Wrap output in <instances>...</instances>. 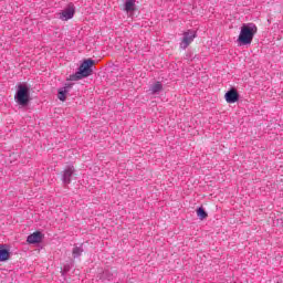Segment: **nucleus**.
I'll use <instances>...</instances> for the list:
<instances>
[{
	"label": "nucleus",
	"mask_w": 283,
	"mask_h": 283,
	"mask_svg": "<svg viewBox=\"0 0 283 283\" xmlns=\"http://www.w3.org/2000/svg\"><path fill=\"white\" fill-rule=\"evenodd\" d=\"M66 94H67V91L60 90L57 93V98L62 102H65V99L67 98Z\"/></svg>",
	"instance_id": "ddd939ff"
},
{
	"label": "nucleus",
	"mask_w": 283,
	"mask_h": 283,
	"mask_svg": "<svg viewBox=\"0 0 283 283\" xmlns=\"http://www.w3.org/2000/svg\"><path fill=\"white\" fill-rule=\"evenodd\" d=\"M15 101L18 105H28V103H30V88H28V86L25 85H19L15 95Z\"/></svg>",
	"instance_id": "7ed1b4c3"
},
{
	"label": "nucleus",
	"mask_w": 283,
	"mask_h": 283,
	"mask_svg": "<svg viewBox=\"0 0 283 283\" xmlns=\"http://www.w3.org/2000/svg\"><path fill=\"white\" fill-rule=\"evenodd\" d=\"M74 6L70 4L66 9L62 10L60 13L61 21H70V19L74 18L75 14Z\"/></svg>",
	"instance_id": "39448f33"
},
{
	"label": "nucleus",
	"mask_w": 283,
	"mask_h": 283,
	"mask_svg": "<svg viewBox=\"0 0 283 283\" xmlns=\"http://www.w3.org/2000/svg\"><path fill=\"white\" fill-rule=\"evenodd\" d=\"M81 253H83V250L78 247L73 249V255H81Z\"/></svg>",
	"instance_id": "4468645a"
},
{
	"label": "nucleus",
	"mask_w": 283,
	"mask_h": 283,
	"mask_svg": "<svg viewBox=\"0 0 283 283\" xmlns=\"http://www.w3.org/2000/svg\"><path fill=\"white\" fill-rule=\"evenodd\" d=\"M124 12H135L136 10V0H125L124 7H123Z\"/></svg>",
	"instance_id": "1a4fd4ad"
},
{
	"label": "nucleus",
	"mask_w": 283,
	"mask_h": 283,
	"mask_svg": "<svg viewBox=\"0 0 283 283\" xmlns=\"http://www.w3.org/2000/svg\"><path fill=\"white\" fill-rule=\"evenodd\" d=\"M41 240H43V234L41 232H33L28 237L27 242L29 244H39Z\"/></svg>",
	"instance_id": "6e6552de"
},
{
	"label": "nucleus",
	"mask_w": 283,
	"mask_h": 283,
	"mask_svg": "<svg viewBox=\"0 0 283 283\" xmlns=\"http://www.w3.org/2000/svg\"><path fill=\"white\" fill-rule=\"evenodd\" d=\"M197 216L200 220H205L208 218L209 214L207 213V211H205V208H199L197 210Z\"/></svg>",
	"instance_id": "f8f14e48"
},
{
	"label": "nucleus",
	"mask_w": 283,
	"mask_h": 283,
	"mask_svg": "<svg viewBox=\"0 0 283 283\" xmlns=\"http://www.w3.org/2000/svg\"><path fill=\"white\" fill-rule=\"evenodd\" d=\"M227 103H238L240 95L235 88L228 91L224 95Z\"/></svg>",
	"instance_id": "423d86ee"
},
{
	"label": "nucleus",
	"mask_w": 283,
	"mask_h": 283,
	"mask_svg": "<svg viewBox=\"0 0 283 283\" xmlns=\"http://www.w3.org/2000/svg\"><path fill=\"white\" fill-rule=\"evenodd\" d=\"M74 166H69L65 170H64V175H63V182H65V185H70V182H72V176L74 175Z\"/></svg>",
	"instance_id": "0eeeda50"
},
{
	"label": "nucleus",
	"mask_w": 283,
	"mask_h": 283,
	"mask_svg": "<svg viewBox=\"0 0 283 283\" xmlns=\"http://www.w3.org/2000/svg\"><path fill=\"white\" fill-rule=\"evenodd\" d=\"M161 91H163V84L160 82L155 83L150 88L151 94H158V92H161Z\"/></svg>",
	"instance_id": "9b49d317"
},
{
	"label": "nucleus",
	"mask_w": 283,
	"mask_h": 283,
	"mask_svg": "<svg viewBox=\"0 0 283 283\" xmlns=\"http://www.w3.org/2000/svg\"><path fill=\"white\" fill-rule=\"evenodd\" d=\"M94 65V60H85L78 69V72L71 76V81H81L92 74V66Z\"/></svg>",
	"instance_id": "f03ea898"
},
{
	"label": "nucleus",
	"mask_w": 283,
	"mask_h": 283,
	"mask_svg": "<svg viewBox=\"0 0 283 283\" xmlns=\"http://www.w3.org/2000/svg\"><path fill=\"white\" fill-rule=\"evenodd\" d=\"M8 260H10V251L0 248V262H8Z\"/></svg>",
	"instance_id": "9d476101"
},
{
	"label": "nucleus",
	"mask_w": 283,
	"mask_h": 283,
	"mask_svg": "<svg viewBox=\"0 0 283 283\" xmlns=\"http://www.w3.org/2000/svg\"><path fill=\"white\" fill-rule=\"evenodd\" d=\"M0 249H6V245H3V244H0Z\"/></svg>",
	"instance_id": "2eb2a0df"
},
{
	"label": "nucleus",
	"mask_w": 283,
	"mask_h": 283,
	"mask_svg": "<svg viewBox=\"0 0 283 283\" xmlns=\"http://www.w3.org/2000/svg\"><path fill=\"white\" fill-rule=\"evenodd\" d=\"M258 34V25L254 23L243 24L238 38V42L241 45H251L253 43V36Z\"/></svg>",
	"instance_id": "f257e3e1"
},
{
	"label": "nucleus",
	"mask_w": 283,
	"mask_h": 283,
	"mask_svg": "<svg viewBox=\"0 0 283 283\" xmlns=\"http://www.w3.org/2000/svg\"><path fill=\"white\" fill-rule=\"evenodd\" d=\"M193 39H196V31H188L184 33V38L181 40L180 48L187 50L191 43H193Z\"/></svg>",
	"instance_id": "20e7f679"
}]
</instances>
